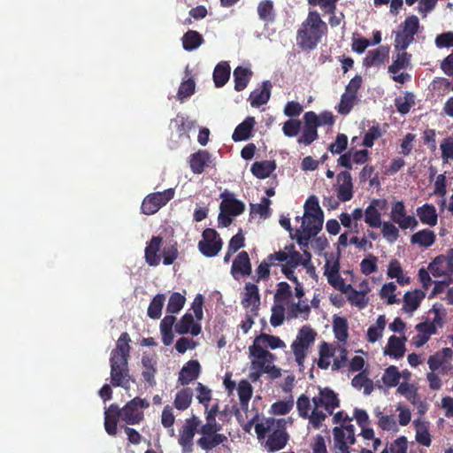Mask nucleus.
I'll return each mask as SVG.
<instances>
[{
    "label": "nucleus",
    "mask_w": 453,
    "mask_h": 453,
    "mask_svg": "<svg viewBox=\"0 0 453 453\" xmlns=\"http://www.w3.org/2000/svg\"><path fill=\"white\" fill-rule=\"evenodd\" d=\"M340 405L338 395L328 388H319V393L312 398L301 395L296 400V410L300 418L308 420V426L320 429L329 416Z\"/></svg>",
    "instance_id": "1"
},
{
    "label": "nucleus",
    "mask_w": 453,
    "mask_h": 453,
    "mask_svg": "<svg viewBox=\"0 0 453 453\" xmlns=\"http://www.w3.org/2000/svg\"><path fill=\"white\" fill-rule=\"evenodd\" d=\"M287 419L264 418L256 424L255 432L257 439L262 441L267 435L263 443L267 452H274L282 449L288 443L289 435L286 431Z\"/></svg>",
    "instance_id": "2"
},
{
    "label": "nucleus",
    "mask_w": 453,
    "mask_h": 453,
    "mask_svg": "<svg viewBox=\"0 0 453 453\" xmlns=\"http://www.w3.org/2000/svg\"><path fill=\"white\" fill-rule=\"evenodd\" d=\"M325 30H326V24L321 19L319 13L316 11L310 12L297 31L298 46L305 50H313L319 42Z\"/></svg>",
    "instance_id": "3"
},
{
    "label": "nucleus",
    "mask_w": 453,
    "mask_h": 453,
    "mask_svg": "<svg viewBox=\"0 0 453 453\" xmlns=\"http://www.w3.org/2000/svg\"><path fill=\"white\" fill-rule=\"evenodd\" d=\"M303 209L302 225L297 230L317 235L323 226V211L318 200H306Z\"/></svg>",
    "instance_id": "4"
},
{
    "label": "nucleus",
    "mask_w": 453,
    "mask_h": 453,
    "mask_svg": "<svg viewBox=\"0 0 453 453\" xmlns=\"http://www.w3.org/2000/svg\"><path fill=\"white\" fill-rule=\"evenodd\" d=\"M250 357H252L250 362L251 369H260L264 373L270 374L273 378L280 376V370L278 369L273 363L274 355L267 349H257L253 346L249 347Z\"/></svg>",
    "instance_id": "5"
},
{
    "label": "nucleus",
    "mask_w": 453,
    "mask_h": 453,
    "mask_svg": "<svg viewBox=\"0 0 453 453\" xmlns=\"http://www.w3.org/2000/svg\"><path fill=\"white\" fill-rule=\"evenodd\" d=\"M419 20L417 16L408 17L395 32L394 42L395 50H406L414 41V35L418 32Z\"/></svg>",
    "instance_id": "6"
},
{
    "label": "nucleus",
    "mask_w": 453,
    "mask_h": 453,
    "mask_svg": "<svg viewBox=\"0 0 453 453\" xmlns=\"http://www.w3.org/2000/svg\"><path fill=\"white\" fill-rule=\"evenodd\" d=\"M316 332L310 326H303L293 342L291 348L299 365H303L310 346L314 342Z\"/></svg>",
    "instance_id": "7"
},
{
    "label": "nucleus",
    "mask_w": 453,
    "mask_h": 453,
    "mask_svg": "<svg viewBox=\"0 0 453 453\" xmlns=\"http://www.w3.org/2000/svg\"><path fill=\"white\" fill-rule=\"evenodd\" d=\"M334 453H350L349 447L356 441L355 427L353 425H342L333 429Z\"/></svg>",
    "instance_id": "8"
},
{
    "label": "nucleus",
    "mask_w": 453,
    "mask_h": 453,
    "mask_svg": "<svg viewBox=\"0 0 453 453\" xmlns=\"http://www.w3.org/2000/svg\"><path fill=\"white\" fill-rule=\"evenodd\" d=\"M221 428L222 426H212L206 423L203 425L199 429L202 437L197 440V445L202 449L208 451L226 441L227 437L218 433Z\"/></svg>",
    "instance_id": "9"
},
{
    "label": "nucleus",
    "mask_w": 453,
    "mask_h": 453,
    "mask_svg": "<svg viewBox=\"0 0 453 453\" xmlns=\"http://www.w3.org/2000/svg\"><path fill=\"white\" fill-rule=\"evenodd\" d=\"M395 51L393 63L388 66V73L392 74L393 81L403 84L411 80V75L405 72L398 73L400 70L410 66L411 55L407 53L405 50H395Z\"/></svg>",
    "instance_id": "10"
},
{
    "label": "nucleus",
    "mask_w": 453,
    "mask_h": 453,
    "mask_svg": "<svg viewBox=\"0 0 453 453\" xmlns=\"http://www.w3.org/2000/svg\"><path fill=\"white\" fill-rule=\"evenodd\" d=\"M200 424V419L195 415L185 420L178 439L183 453H191L193 451V439Z\"/></svg>",
    "instance_id": "11"
},
{
    "label": "nucleus",
    "mask_w": 453,
    "mask_h": 453,
    "mask_svg": "<svg viewBox=\"0 0 453 453\" xmlns=\"http://www.w3.org/2000/svg\"><path fill=\"white\" fill-rule=\"evenodd\" d=\"M199 250L206 257L216 256L222 248V241L217 232L207 228L203 233V239L198 242Z\"/></svg>",
    "instance_id": "12"
},
{
    "label": "nucleus",
    "mask_w": 453,
    "mask_h": 453,
    "mask_svg": "<svg viewBox=\"0 0 453 453\" xmlns=\"http://www.w3.org/2000/svg\"><path fill=\"white\" fill-rule=\"evenodd\" d=\"M453 350L450 348H444L441 351L430 356L427 365L432 372L441 370V373H447L452 369L451 360Z\"/></svg>",
    "instance_id": "13"
},
{
    "label": "nucleus",
    "mask_w": 453,
    "mask_h": 453,
    "mask_svg": "<svg viewBox=\"0 0 453 453\" xmlns=\"http://www.w3.org/2000/svg\"><path fill=\"white\" fill-rule=\"evenodd\" d=\"M245 205L240 200H222L219 214V225L227 226L232 223V216H237L244 211Z\"/></svg>",
    "instance_id": "14"
},
{
    "label": "nucleus",
    "mask_w": 453,
    "mask_h": 453,
    "mask_svg": "<svg viewBox=\"0 0 453 453\" xmlns=\"http://www.w3.org/2000/svg\"><path fill=\"white\" fill-rule=\"evenodd\" d=\"M434 277H449L453 273V250H449L446 256H438L428 266Z\"/></svg>",
    "instance_id": "15"
},
{
    "label": "nucleus",
    "mask_w": 453,
    "mask_h": 453,
    "mask_svg": "<svg viewBox=\"0 0 453 453\" xmlns=\"http://www.w3.org/2000/svg\"><path fill=\"white\" fill-rule=\"evenodd\" d=\"M304 127L301 136L297 139L299 144L305 146L310 145L319 136L318 134V123L316 113L314 111H308L303 115Z\"/></svg>",
    "instance_id": "16"
},
{
    "label": "nucleus",
    "mask_w": 453,
    "mask_h": 453,
    "mask_svg": "<svg viewBox=\"0 0 453 453\" xmlns=\"http://www.w3.org/2000/svg\"><path fill=\"white\" fill-rule=\"evenodd\" d=\"M390 217L402 229L413 227L417 225V220L413 216L406 215L404 205L401 201H397L393 204Z\"/></svg>",
    "instance_id": "17"
},
{
    "label": "nucleus",
    "mask_w": 453,
    "mask_h": 453,
    "mask_svg": "<svg viewBox=\"0 0 453 453\" xmlns=\"http://www.w3.org/2000/svg\"><path fill=\"white\" fill-rule=\"evenodd\" d=\"M244 290L242 305L246 309L250 308V312L257 311L260 305V296L257 286L249 282L246 283Z\"/></svg>",
    "instance_id": "18"
},
{
    "label": "nucleus",
    "mask_w": 453,
    "mask_h": 453,
    "mask_svg": "<svg viewBox=\"0 0 453 453\" xmlns=\"http://www.w3.org/2000/svg\"><path fill=\"white\" fill-rule=\"evenodd\" d=\"M200 374V364L197 360L188 361L180 370L178 381L182 385H188L198 378Z\"/></svg>",
    "instance_id": "19"
},
{
    "label": "nucleus",
    "mask_w": 453,
    "mask_h": 453,
    "mask_svg": "<svg viewBox=\"0 0 453 453\" xmlns=\"http://www.w3.org/2000/svg\"><path fill=\"white\" fill-rule=\"evenodd\" d=\"M251 346H253L254 349H266L267 348H270L272 349H283L286 347V344L280 338L263 333L255 338Z\"/></svg>",
    "instance_id": "20"
},
{
    "label": "nucleus",
    "mask_w": 453,
    "mask_h": 453,
    "mask_svg": "<svg viewBox=\"0 0 453 453\" xmlns=\"http://www.w3.org/2000/svg\"><path fill=\"white\" fill-rule=\"evenodd\" d=\"M389 48L386 46L379 47L375 50L368 51L366 57L363 60V65L366 68L372 66L381 65L385 59L388 57Z\"/></svg>",
    "instance_id": "21"
},
{
    "label": "nucleus",
    "mask_w": 453,
    "mask_h": 453,
    "mask_svg": "<svg viewBox=\"0 0 453 453\" xmlns=\"http://www.w3.org/2000/svg\"><path fill=\"white\" fill-rule=\"evenodd\" d=\"M175 331L179 334L190 333L192 335L196 336L201 332V326L194 322V316L192 314L186 313L175 325Z\"/></svg>",
    "instance_id": "22"
},
{
    "label": "nucleus",
    "mask_w": 453,
    "mask_h": 453,
    "mask_svg": "<svg viewBox=\"0 0 453 453\" xmlns=\"http://www.w3.org/2000/svg\"><path fill=\"white\" fill-rule=\"evenodd\" d=\"M162 242V238L155 236L151 239L149 245L145 249L146 262L152 266L158 265L161 261V255L159 250Z\"/></svg>",
    "instance_id": "23"
},
{
    "label": "nucleus",
    "mask_w": 453,
    "mask_h": 453,
    "mask_svg": "<svg viewBox=\"0 0 453 453\" xmlns=\"http://www.w3.org/2000/svg\"><path fill=\"white\" fill-rule=\"evenodd\" d=\"M405 341L406 337L399 338L395 335L390 336L388 345L384 349V354L395 358L403 357L405 352Z\"/></svg>",
    "instance_id": "24"
},
{
    "label": "nucleus",
    "mask_w": 453,
    "mask_h": 453,
    "mask_svg": "<svg viewBox=\"0 0 453 453\" xmlns=\"http://www.w3.org/2000/svg\"><path fill=\"white\" fill-rule=\"evenodd\" d=\"M272 84L269 81H265L261 88L255 89L250 96V104L252 106L258 107L266 104L271 96Z\"/></svg>",
    "instance_id": "25"
},
{
    "label": "nucleus",
    "mask_w": 453,
    "mask_h": 453,
    "mask_svg": "<svg viewBox=\"0 0 453 453\" xmlns=\"http://www.w3.org/2000/svg\"><path fill=\"white\" fill-rule=\"evenodd\" d=\"M338 196L340 198H351L352 179L349 172L344 171L337 175Z\"/></svg>",
    "instance_id": "26"
},
{
    "label": "nucleus",
    "mask_w": 453,
    "mask_h": 453,
    "mask_svg": "<svg viewBox=\"0 0 453 453\" xmlns=\"http://www.w3.org/2000/svg\"><path fill=\"white\" fill-rule=\"evenodd\" d=\"M424 297L425 293L419 289H415L412 292H406L403 296V311L409 313H412L418 308Z\"/></svg>",
    "instance_id": "27"
},
{
    "label": "nucleus",
    "mask_w": 453,
    "mask_h": 453,
    "mask_svg": "<svg viewBox=\"0 0 453 453\" xmlns=\"http://www.w3.org/2000/svg\"><path fill=\"white\" fill-rule=\"evenodd\" d=\"M211 156L206 150H199L190 157V167L194 173H202L204 167L210 162Z\"/></svg>",
    "instance_id": "28"
},
{
    "label": "nucleus",
    "mask_w": 453,
    "mask_h": 453,
    "mask_svg": "<svg viewBox=\"0 0 453 453\" xmlns=\"http://www.w3.org/2000/svg\"><path fill=\"white\" fill-rule=\"evenodd\" d=\"M255 123V119L253 117L246 118L241 124L236 127L232 135L233 140L239 142L249 139Z\"/></svg>",
    "instance_id": "29"
},
{
    "label": "nucleus",
    "mask_w": 453,
    "mask_h": 453,
    "mask_svg": "<svg viewBox=\"0 0 453 453\" xmlns=\"http://www.w3.org/2000/svg\"><path fill=\"white\" fill-rule=\"evenodd\" d=\"M235 272L242 275H250L251 273V264L246 251L240 252L234 260L232 273H234Z\"/></svg>",
    "instance_id": "30"
},
{
    "label": "nucleus",
    "mask_w": 453,
    "mask_h": 453,
    "mask_svg": "<svg viewBox=\"0 0 453 453\" xmlns=\"http://www.w3.org/2000/svg\"><path fill=\"white\" fill-rule=\"evenodd\" d=\"M252 72L250 69L242 66L236 67L234 71V88L237 91L243 90L247 87Z\"/></svg>",
    "instance_id": "31"
},
{
    "label": "nucleus",
    "mask_w": 453,
    "mask_h": 453,
    "mask_svg": "<svg viewBox=\"0 0 453 453\" xmlns=\"http://www.w3.org/2000/svg\"><path fill=\"white\" fill-rule=\"evenodd\" d=\"M351 385L357 390H364L365 395H369L373 391V381L367 377L365 372H359L352 380Z\"/></svg>",
    "instance_id": "32"
},
{
    "label": "nucleus",
    "mask_w": 453,
    "mask_h": 453,
    "mask_svg": "<svg viewBox=\"0 0 453 453\" xmlns=\"http://www.w3.org/2000/svg\"><path fill=\"white\" fill-rule=\"evenodd\" d=\"M275 167L273 161L255 162L251 166V172L257 178L264 179L268 177L275 170Z\"/></svg>",
    "instance_id": "33"
},
{
    "label": "nucleus",
    "mask_w": 453,
    "mask_h": 453,
    "mask_svg": "<svg viewBox=\"0 0 453 453\" xmlns=\"http://www.w3.org/2000/svg\"><path fill=\"white\" fill-rule=\"evenodd\" d=\"M230 77V66L227 63L223 62L219 65L214 69L213 72V80L216 87L219 88L224 86Z\"/></svg>",
    "instance_id": "34"
},
{
    "label": "nucleus",
    "mask_w": 453,
    "mask_h": 453,
    "mask_svg": "<svg viewBox=\"0 0 453 453\" xmlns=\"http://www.w3.org/2000/svg\"><path fill=\"white\" fill-rule=\"evenodd\" d=\"M418 215L422 223L435 226L437 223V213L435 208L430 204H425L418 209Z\"/></svg>",
    "instance_id": "35"
},
{
    "label": "nucleus",
    "mask_w": 453,
    "mask_h": 453,
    "mask_svg": "<svg viewBox=\"0 0 453 453\" xmlns=\"http://www.w3.org/2000/svg\"><path fill=\"white\" fill-rule=\"evenodd\" d=\"M386 326V319L384 315H380L376 320V326H372L367 330V340L369 342H375L382 337Z\"/></svg>",
    "instance_id": "36"
},
{
    "label": "nucleus",
    "mask_w": 453,
    "mask_h": 453,
    "mask_svg": "<svg viewBox=\"0 0 453 453\" xmlns=\"http://www.w3.org/2000/svg\"><path fill=\"white\" fill-rule=\"evenodd\" d=\"M435 240L434 233L429 229H424L417 232L411 236V242L423 247H430Z\"/></svg>",
    "instance_id": "37"
},
{
    "label": "nucleus",
    "mask_w": 453,
    "mask_h": 453,
    "mask_svg": "<svg viewBox=\"0 0 453 453\" xmlns=\"http://www.w3.org/2000/svg\"><path fill=\"white\" fill-rule=\"evenodd\" d=\"M310 311V306L305 302H302L300 300L297 303H288V314L291 319H296L299 317L307 319Z\"/></svg>",
    "instance_id": "38"
},
{
    "label": "nucleus",
    "mask_w": 453,
    "mask_h": 453,
    "mask_svg": "<svg viewBox=\"0 0 453 453\" xmlns=\"http://www.w3.org/2000/svg\"><path fill=\"white\" fill-rule=\"evenodd\" d=\"M203 42L202 35L194 30L188 31L182 38L183 48L186 50H193L198 48Z\"/></svg>",
    "instance_id": "39"
},
{
    "label": "nucleus",
    "mask_w": 453,
    "mask_h": 453,
    "mask_svg": "<svg viewBox=\"0 0 453 453\" xmlns=\"http://www.w3.org/2000/svg\"><path fill=\"white\" fill-rule=\"evenodd\" d=\"M192 398V390L190 388H183L175 396L174 407L180 411L186 410L190 406Z\"/></svg>",
    "instance_id": "40"
},
{
    "label": "nucleus",
    "mask_w": 453,
    "mask_h": 453,
    "mask_svg": "<svg viewBox=\"0 0 453 453\" xmlns=\"http://www.w3.org/2000/svg\"><path fill=\"white\" fill-rule=\"evenodd\" d=\"M259 19L265 22H273L275 18L273 4L271 0H264L257 6Z\"/></svg>",
    "instance_id": "41"
},
{
    "label": "nucleus",
    "mask_w": 453,
    "mask_h": 453,
    "mask_svg": "<svg viewBox=\"0 0 453 453\" xmlns=\"http://www.w3.org/2000/svg\"><path fill=\"white\" fill-rule=\"evenodd\" d=\"M292 296L290 286L287 282H280L273 296L274 303L288 304Z\"/></svg>",
    "instance_id": "42"
},
{
    "label": "nucleus",
    "mask_w": 453,
    "mask_h": 453,
    "mask_svg": "<svg viewBox=\"0 0 453 453\" xmlns=\"http://www.w3.org/2000/svg\"><path fill=\"white\" fill-rule=\"evenodd\" d=\"M395 104L400 113L406 114L415 104V96L412 93L407 92L403 96L395 98Z\"/></svg>",
    "instance_id": "43"
},
{
    "label": "nucleus",
    "mask_w": 453,
    "mask_h": 453,
    "mask_svg": "<svg viewBox=\"0 0 453 453\" xmlns=\"http://www.w3.org/2000/svg\"><path fill=\"white\" fill-rule=\"evenodd\" d=\"M185 302L184 295L178 292L173 293L169 297L166 311L171 314L178 313L183 308Z\"/></svg>",
    "instance_id": "44"
},
{
    "label": "nucleus",
    "mask_w": 453,
    "mask_h": 453,
    "mask_svg": "<svg viewBox=\"0 0 453 453\" xmlns=\"http://www.w3.org/2000/svg\"><path fill=\"white\" fill-rule=\"evenodd\" d=\"M378 200H374L372 204L368 206L365 211V220L372 227H379L381 226L380 214L375 208Z\"/></svg>",
    "instance_id": "45"
},
{
    "label": "nucleus",
    "mask_w": 453,
    "mask_h": 453,
    "mask_svg": "<svg viewBox=\"0 0 453 453\" xmlns=\"http://www.w3.org/2000/svg\"><path fill=\"white\" fill-rule=\"evenodd\" d=\"M381 380L388 388L395 387L399 384L400 372L395 365H390L385 370Z\"/></svg>",
    "instance_id": "46"
},
{
    "label": "nucleus",
    "mask_w": 453,
    "mask_h": 453,
    "mask_svg": "<svg viewBox=\"0 0 453 453\" xmlns=\"http://www.w3.org/2000/svg\"><path fill=\"white\" fill-rule=\"evenodd\" d=\"M237 391L241 405L243 409H246L248 403L252 396V387L249 381L242 380L238 384Z\"/></svg>",
    "instance_id": "47"
},
{
    "label": "nucleus",
    "mask_w": 453,
    "mask_h": 453,
    "mask_svg": "<svg viewBox=\"0 0 453 453\" xmlns=\"http://www.w3.org/2000/svg\"><path fill=\"white\" fill-rule=\"evenodd\" d=\"M287 252L288 254L285 265L292 268L303 265V255L295 250V246L293 244L287 245Z\"/></svg>",
    "instance_id": "48"
},
{
    "label": "nucleus",
    "mask_w": 453,
    "mask_h": 453,
    "mask_svg": "<svg viewBox=\"0 0 453 453\" xmlns=\"http://www.w3.org/2000/svg\"><path fill=\"white\" fill-rule=\"evenodd\" d=\"M285 319V305L278 303H273L272 307V315L270 323L273 326L276 327L283 324Z\"/></svg>",
    "instance_id": "49"
},
{
    "label": "nucleus",
    "mask_w": 453,
    "mask_h": 453,
    "mask_svg": "<svg viewBox=\"0 0 453 453\" xmlns=\"http://www.w3.org/2000/svg\"><path fill=\"white\" fill-rule=\"evenodd\" d=\"M172 125L179 133H186L195 127L196 121L184 116L178 115L173 120H172Z\"/></svg>",
    "instance_id": "50"
},
{
    "label": "nucleus",
    "mask_w": 453,
    "mask_h": 453,
    "mask_svg": "<svg viewBox=\"0 0 453 453\" xmlns=\"http://www.w3.org/2000/svg\"><path fill=\"white\" fill-rule=\"evenodd\" d=\"M165 303V296L157 295L148 308V315L152 319H158L161 315V311Z\"/></svg>",
    "instance_id": "51"
},
{
    "label": "nucleus",
    "mask_w": 453,
    "mask_h": 453,
    "mask_svg": "<svg viewBox=\"0 0 453 453\" xmlns=\"http://www.w3.org/2000/svg\"><path fill=\"white\" fill-rule=\"evenodd\" d=\"M396 392L398 394L403 395L406 399L411 401L413 404H415L417 403V398H418L417 389L413 385H411L408 382H403L398 386Z\"/></svg>",
    "instance_id": "52"
},
{
    "label": "nucleus",
    "mask_w": 453,
    "mask_h": 453,
    "mask_svg": "<svg viewBox=\"0 0 453 453\" xmlns=\"http://www.w3.org/2000/svg\"><path fill=\"white\" fill-rule=\"evenodd\" d=\"M334 332L335 337L340 342H345L349 336L348 334V325L344 319L336 318L334 320Z\"/></svg>",
    "instance_id": "53"
},
{
    "label": "nucleus",
    "mask_w": 453,
    "mask_h": 453,
    "mask_svg": "<svg viewBox=\"0 0 453 453\" xmlns=\"http://www.w3.org/2000/svg\"><path fill=\"white\" fill-rule=\"evenodd\" d=\"M301 126L299 119H291L283 123L282 132L287 137H295L299 134Z\"/></svg>",
    "instance_id": "54"
},
{
    "label": "nucleus",
    "mask_w": 453,
    "mask_h": 453,
    "mask_svg": "<svg viewBox=\"0 0 453 453\" xmlns=\"http://www.w3.org/2000/svg\"><path fill=\"white\" fill-rule=\"evenodd\" d=\"M356 95L353 93L345 92L341 98V102L338 105V112L341 114H348L352 109Z\"/></svg>",
    "instance_id": "55"
},
{
    "label": "nucleus",
    "mask_w": 453,
    "mask_h": 453,
    "mask_svg": "<svg viewBox=\"0 0 453 453\" xmlns=\"http://www.w3.org/2000/svg\"><path fill=\"white\" fill-rule=\"evenodd\" d=\"M326 265H325V275H334L339 273L340 266L338 259L334 258L333 253H325Z\"/></svg>",
    "instance_id": "56"
},
{
    "label": "nucleus",
    "mask_w": 453,
    "mask_h": 453,
    "mask_svg": "<svg viewBox=\"0 0 453 453\" xmlns=\"http://www.w3.org/2000/svg\"><path fill=\"white\" fill-rule=\"evenodd\" d=\"M270 200H262L259 203L250 204V214L259 215L261 218H267L270 215Z\"/></svg>",
    "instance_id": "57"
},
{
    "label": "nucleus",
    "mask_w": 453,
    "mask_h": 453,
    "mask_svg": "<svg viewBox=\"0 0 453 453\" xmlns=\"http://www.w3.org/2000/svg\"><path fill=\"white\" fill-rule=\"evenodd\" d=\"M396 290V285L394 282H388L385 284L380 290V296L383 299H388V304H393L397 303L395 292Z\"/></svg>",
    "instance_id": "58"
},
{
    "label": "nucleus",
    "mask_w": 453,
    "mask_h": 453,
    "mask_svg": "<svg viewBox=\"0 0 453 453\" xmlns=\"http://www.w3.org/2000/svg\"><path fill=\"white\" fill-rule=\"evenodd\" d=\"M293 406V399H289L288 401H279L271 406V411L275 415H285L292 410Z\"/></svg>",
    "instance_id": "59"
},
{
    "label": "nucleus",
    "mask_w": 453,
    "mask_h": 453,
    "mask_svg": "<svg viewBox=\"0 0 453 453\" xmlns=\"http://www.w3.org/2000/svg\"><path fill=\"white\" fill-rule=\"evenodd\" d=\"M441 157L444 162L453 160V137L445 138L441 143Z\"/></svg>",
    "instance_id": "60"
},
{
    "label": "nucleus",
    "mask_w": 453,
    "mask_h": 453,
    "mask_svg": "<svg viewBox=\"0 0 453 453\" xmlns=\"http://www.w3.org/2000/svg\"><path fill=\"white\" fill-rule=\"evenodd\" d=\"M156 362L151 359L144 360L143 359V377L146 379L147 382L150 386H153L156 384L154 374L156 372L155 369Z\"/></svg>",
    "instance_id": "61"
},
{
    "label": "nucleus",
    "mask_w": 453,
    "mask_h": 453,
    "mask_svg": "<svg viewBox=\"0 0 453 453\" xmlns=\"http://www.w3.org/2000/svg\"><path fill=\"white\" fill-rule=\"evenodd\" d=\"M381 233L383 237L389 242H395L399 236L398 229L389 222H384L382 224Z\"/></svg>",
    "instance_id": "62"
},
{
    "label": "nucleus",
    "mask_w": 453,
    "mask_h": 453,
    "mask_svg": "<svg viewBox=\"0 0 453 453\" xmlns=\"http://www.w3.org/2000/svg\"><path fill=\"white\" fill-rule=\"evenodd\" d=\"M378 426L385 431H397V424L391 415H380Z\"/></svg>",
    "instance_id": "63"
},
{
    "label": "nucleus",
    "mask_w": 453,
    "mask_h": 453,
    "mask_svg": "<svg viewBox=\"0 0 453 453\" xmlns=\"http://www.w3.org/2000/svg\"><path fill=\"white\" fill-rule=\"evenodd\" d=\"M195 81L191 79L183 81L178 90V97L180 100H183L190 96L195 91Z\"/></svg>",
    "instance_id": "64"
}]
</instances>
